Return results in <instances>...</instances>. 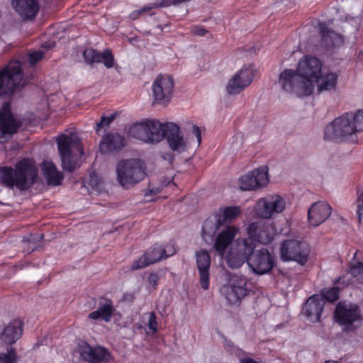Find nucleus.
<instances>
[{"label":"nucleus","instance_id":"obj_22","mask_svg":"<svg viewBox=\"0 0 363 363\" xmlns=\"http://www.w3.org/2000/svg\"><path fill=\"white\" fill-rule=\"evenodd\" d=\"M331 206L323 201L313 203L308 209V222L311 226L317 227L323 223L331 215Z\"/></svg>","mask_w":363,"mask_h":363},{"label":"nucleus","instance_id":"obj_17","mask_svg":"<svg viewBox=\"0 0 363 363\" xmlns=\"http://www.w3.org/2000/svg\"><path fill=\"white\" fill-rule=\"evenodd\" d=\"M255 69L251 66H243L228 80L225 89L229 95H236L242 92L252 82Z\"/></svg>","mask_w":363,"mask_h":363},{"label":"nucleus","instance_id":"obj_21","mask_svg":"<svg viewBox=\"0 0 363 363\" xmlns=\"http://www.w3.org/2000/svg\"><path fill=\"white\" fill-rule=\"evenodd\" d=\"M23 331V323L18 319L0 325V346L12 345L21 337Z\"/></svg>","mask_w":363,"mask_h":363},{"label":"nucleus","instance_id":"obj_10","mask_svg":"<svg viewBox=\"0 0 363 363\" xmlns=\"http://www.w3.org/2000/svg\"><path fill=\"white\" fill-rule=\"evenodd\" d=\"M311 252L308 244L297 239H287L280 243L279 255L284 262L294 261L305 265Z\"/></svg>","mask_w":363,"mask_h":363},{"label":"nucleus","instance_id":"obj_52","mask_svg":"<svg viewBox=\"0 0 363 363\" xmlns=\"http://www.w3.org/2000/svg\"><path fill=\"white\" fill-rule=\"evenodd\" d=\"M325 363H338V362L337 361L329 360V361H326Z\"/></svg>","mask_w":363,"mask_h":363},{"label":"nucleus","instance_id":"obj_39","mask_svg":"<svg viewBox=\"0 0 363 363\" xmlns=\"http://www.w3.org/2000/svg\"><path fill=\"white\" fill-rule=\"evenodd\" d=\"M358 132L363 131V108L350 112Z\"/></svg>","mask_w":363,"mask_h":363},{"label":"nucleus","instance_id":"obj_12","mask_svg":"<svg viewBox=\"0 0 363 363\" xmlns=\"http://www.w3.org/2000/svg\"><path fill=\"white\" fill-rule=\"evenodd\" d=\"M321 61L315 57L306 55L298 61L296 71L313 93L322 71Z\"/></svg>","mask_w":363,"mask_h":363},{"label":"nucleus","instance_id":"obj_27","mask_svg":"<svg viewBox=\"0 0 363 363\" xmlns=\"http://www.w3.org/2000/svg\"><path fill=\"white\" fill-rule=\"evenodd\" d=\"M318 28L321 40L326 46H340L344 43L343 36L330 30L325 23H319Z\"/></svg>","mask_w":363,"mask_h":363},{"label":"nucleus","instance_id":"obj_43","mask_svg":"<svg viewBox=\"0 0 363 363\" xmlns=\"http://www.w3.org/2000/svg\"><path fill=\"white\" fill-rule=\"evenodd\" d=\"M147 326L152 333H155L157 331V322L154 312L149 313Z\"/></svg>","mask_w":363,"mask_h":363},{"label":"nucleus","instance_id":"obj_18","mask_svg":"<svg viewBox=\"0 0 363 363\" xmlns=\"http://www.w3.org/2000/svg\"><path fill=\"white\" fill-rule=\"evenodd\" d=\"M247 279L242 275L234 274L228 284L222 288V293L227 301L231 304H235L244 298L247 293Z\"/></svg>","mask_w":363,"mask_h":363},{"label":"nucleus","instance_id":"obj_34","mask_svg":"<svg viewBox=\"0 0 363 363\" xmlns=\"http://www.w3.org/2000/svg\"><path fill=\"white\" fill-rule=\"evenodd\" d=\"M18 356L15 348L9 347L6 352H0V363H18Z\"/></svg>","mask_w":363,"mask_h":363},{"label":"nucleus","instance_id":"obj_45","mask_svg":"<svg viewBox=\"0 0 363 363\" xmlns=\"http://www.w3.org/2000/svg\"><path fill=\"white\" fill-rule=\"evenodd\" d=\"M114 119V115L107 117H102L100 122L96 124V131L98 132L99 128L104 126L108 125Z\"/></svg>","mask_w":363,"mask_h":363},{"label":"nucleus","instance_id":"obj_19","mask_svg":"<svg viewBox=\"0 0 363 363\" xmlns=\"http://www.w3.org/2000/svg\"><path fill=\"white\" fill-rule=\"evenodd\" d=\"M77 350L80 357L89 363H105L111 358L106 348L102 346L92 347L85 341L79 342Z\"/></svg>","mask_w":363,"mask_h":363},{"label":"nucleus","instance_id":"obj_14","mask_svg":"<svg viewBox=\"0 0 363 363\" xmlns=\"http://www.w3.org/2000/svg\"><path fill=\"white\" fill-rule=\"evenodd\" d=\"M268 167L262 166L240 176L238 180V185L242 191H257L269 183Z\"/></svg>","mask_w":363,"mask_h":363},{"label":"nucleus","instance_id":"obj_13","mask_svg":"<svg viewBox=\"0 0 363 363\" xmlns=\"http://www.w3.org/2000/svg\"><path fill=\"white\" fill-rule=\"evenodd\" d=\"M249 243L259 242L262 245L269 244L277 235V229L273 223L262 220L250 223L246 229Z\"/></svg>","mask_w":363,"mask_h":363},{"label":"nucleus","instance_id":"obj_5","mask_svg":"<svg viewBox=\"0 0 363 363\" xmlns=\"http://www.w3.org/2000/svg\"><path fill=\"white\" fill-rule=\"evenodd\" d=\"M359 133L350 113H345L335 118L325 128L324 139L334 141L357 142L356 135Z\"/></svg>","mask_w":363,"mask_h":363},{"label":"nucleus","instance_id":"obj_24","mask_svg":"<svg viewBox=\"0 0 363 363\" xmlns=\"http://www.w3.org/2000/svg\"><path fill=\"white\" fill-rule=\"evenodd\" d=\"M324 301L320 295H313L308 298L303 308V313L308 319L317 323L320 321L321 314L323 313Z\"/></svg>","mask_w":363,"mask_h":363},{"label":"nucleus","instance_id":"obj_50","mask_svg":"<svg viewBox=\"0 0 363 363\" xmlns=\"http://www.w3.org/2000/svg\"><path fill=\"white\" fill-rule=\"evenodd\" d=\"M239 362L240 363H260L250 357L240 358L239 360Z\"/></svg>","mask_w":363,"mask_h":363},{"label":"nucleus","instance_id":"obj_16","mask_svg":"<svg viewBox=\"0 0 363 363\" xmlns=\"http://www.w3.org/2000/svg\"><path fill=\"white\" fill-rule=\"evenodd\" d=\"M242 211L240 206H227L220 208L216 214V223L213 224L210 220L205 221L203 226L202 236L206 240V236L212 237L218 230L220 225L231 223L235 220L241 213Z\"/></svg>","mask_w":363,"mask_h":363},{"label":"nucleus","instance_id":"obj_36","mask_svg":"<svg viewBox=\"0 0 363 363\" xmlns=\"http://www.w3.org/2000/svg\"><path fill=\"white\" fill-rule=\"evenodd\" d=\"M323 301L325 300L329 302H334L339 298V289L337 287H332L322 290L321 294H319Z\"/></svg>","mask_w":363,"mask_h":363},{"label":"nucleus","instance_id":"obj_20","mask_svg":"<svg viewBox=\"0 0 363 363\" xmlns=\"http://www.w3.org/2000/svg\"><path fill=\"white\" fill-rule=\"evenodd\" d=\"M154 99L159 104L168 103L173 93L174 79L164 74L158 76L152 86Z\"/></svg>","mask_w":363,"mask_h":363},{"label":"nucleus","instance_id":"obj_33","mask_svg":"<svg viewBox=\"0 0 363 363\" xmlns=\"http://www.w3.org/2000/svg\"><path fill=\"white\" fill-rule=\"evenodd\" d=\"M148 120H145L133 124L129 129V135L144 143H147Z\"/></svg>","mask_w":363,"mask_h":363},{"label":"nucleus","instance_id":"obj_9","mask_svg":"<svg viewBox=\"0 0 363 363\" xmlns=\"http://www.w3.org/2000/svg\"><path fill=\"white\" fill-rule=\"evenodd\" d=\"M278 85L287 94L298 98L311 95L310 86L306 84L296 70L286 69L279 77Z\"/></svg>","mask_w":363,"mask_h":363},{"label":"nucleus","instance_id":"obj_38","mask_svg":"<svg viewBox=\"0 0 363 363\" xmlns=\"http://www.w3.org/2000/svg\"><path fill=\"white\" fill-rule=\"evenodd\" d=\"M99 62H102L106 68L113 67L114 58L110 50H105L100 52Z\"/></svg>","mask_w":363,"mask_h":363},{"label":"nucleus","instance_id":"obj_31","mask_svg":"<svg viewBox=\"0 0 363 363\" xmlns=\"http://www.w3.org/2000/svg\"><path fill=\"white\" fill-rule=\"evenodd\" d=\"M166 123L157 120H148L147 143H157L162 140L166 135Z\"/></svg>","mask_w":363,"mask_h":363},{"label":"nucleus","instance_id":"obj_51","mask_svg":"<svg viewBox=\"0 0 363 363\" xmlns=\"http://www.w3.org/2000/svg\"><path fill=\"white\" fill-rule=\"evenodd\" d=\"M244 353H245V352H244V351H243V350H241V349H240V348H236V349L235 350V354L238 357H240V358H242V356L244 354Z\"/></svg>","mask_w":363,"mask_h":363},{"label":"nucleus","instance_id":"obj_7","mask_svg":"<svg viewBox=\"0 0 363 363\" xmlns=\"http://www.w3.org/2000/svg\"><path fill=\"white\" fill-rule=\"evenodd\" d=\"M165 137L169 146L173 151L184 152L188 147L195 145L199 147L201 143V132L199 126L192 125V134L195 138L188 135L186 139L180 130L179 126L174 123H166Z\"/></svg>","mask_w":363,"mask_h":363},{"label":"nucleus","instance_id":"obj_53","mask_svg":"<svg viewBox=\"0 0 363 363\" xmlns=\"http://www.w3.org/2000/svg\"><path fill=\"white\" fill-rule=\"evenodd\" d=\"M357 253H358L357 252H355V254L354 255V258L357 256Z\"/></svg>","mask_w":363,"mask_h":363},{"label":"nucleus","instance_id":"obj_8","mask_svg":"<svg viewBox=\"0 0 363 363\" xmlns=\"http://www.w3.org/2000/svg\"><path fill=\"white\" fill-rule=\"evenodd\" d=\"M25 84L21 64L18 61H11L0 71V96L10 97Z\"/></svg>","mask_w":363,"mask_h":363},{"label":"nucleus","instance_id":"obj_2","mask_svg":"<svg viewBox=\"0 0 363 363\" xmlns=\"http://www.w3.org/2000/svg\"><path fill=\"white\" fill-rule=\"evenodd\" d=\"M37 177L38 168L34 161L29 158L19 160L14 167L0 168V182L10 189L27 190L34 184Z\"/></svg>","mask_w":363,"mask_h":363},{"label":"nucleus","instance_id":"obj_47","mask_svg":"<svg viewBox=\"0 0 363 363\" xmlns=\"http://www.w3.org/2000/svg\"><path fill=\"white\" fill-rule=\"evenodd\" d=\"M158 276L156 274H150L147 278V286L155 289L158 284Z\"/></svg>","mask_w":363,"mask_h":363},{"label":"nucleus","instance_id":"obj_26","mask_svg":"<svg viewBox=\"0 0 363 363\" xmlns=\"http://www.w3.org/2000/svg\"><path fill=\"white\" fill-rule=\"evenodd\" d=\"M12 4L24 18H33L39 10L37 0H13Z\"/></svg>","mask_w":363,"mask_h":363},{"label":"nucleus","instance_id":"obj_40","mask_svg":"<svg viewBox=\"0 0 363 363\" xmlns=\"http://www.w3.org/2000/svg\"><path fill=\"white\" fill-rule=\"evenodd\" d=\"M162 253L164 259H166L176 253L177 249L174 242H169L164 246L162 245Z\"/></svg>","mask_w":363,"mask_h":363},{"label":"nucleus","instance_id":"obj_15","mask_svg":"<svg viewBox=\"0 0 363 363\" xmlns=\"http://www.w3.org/2000/svg\"><path fill=\"white\" fill-rule=\"evenodd\" d=\"M21 125V121L12 113L10 103H4L0 109V142L6 141Z\"/></svg>","mask_w":363,"mask_h":363},{"label":"nucleus","instance_id":"obj_32","mask_svg":"<svg viewBox=\"0 0 363 363\" xmlns=\"http://www.w3.org/2000/svg\"><path fill=\"white\" fill-rule=\"evenodd\" d=\"M114 308L111 301H106L101 304L97 310L90 313L88 318L94 320H104L106 323L111 321Z\"/></svg>","mask_w":363,"mask_h":363},{"label":"nucleus","instance_id":"obj_25","mask_svg":"<svg viewBox=\"0 0 363 363\" xmlns=\"http://www.w3.org/2000/svg\"><path fill=\"white\" fill-rule=\"evenodd\" d=\"M196 258L201 286L202 289L207 290L209 287L211 257L206 250H200L196 253Z\"/></svg>","mask_w":363,"mask_h":363},{"label":"nucleus","instance_id":"obj_42","mask_svg":"<svg viewBox=\"0 0 363 363\" xmlns=\"http://www.w3.org/2000/svg\"><path fill=\"white\" fill-rule=\"evenodd\" d=\"M161 191L160 188L159 187H150L149 186L145 192V196L147 198V200L150 201L155 200V196H157Z\"/></svg>","mask_w":363,"mask_h":363},{"label":"nucleus","instance_id":"obj_37","mask_svg":"<svg viewBox=\"0 0 363 363\" xmlns=\"http://www.w3.org/2000/svg\"><path fill=\"white\" fill-rule=\"evenodd\" d=\"M99 55L100 52L89 48L84 51L83 57L87 64L91 65L93 63H99Z\"/></svg>","mask_w":363,"mask_h":363},{"label":"nucleus","instance_id":"obj_28","mask_svg":"<svg viewBox=\"0 0 363 363\" xmlns=\"http://www.w3.org/2000/svg\"><path fill=\"white\" fill-rule=\"evenodd\" d=\"M41 170L50 185L58 186L63 180L62 173L57 170L55 164L51 161H43L41 164Z\"/></svg>","mask_w":363,"mask_h":363},{"label":"nucleus","instance_id":"obj_3","mask_svg":"<svg viewBox=\"0 0 363 363\" xmlns=\"http://www.w3.org/2000/svg\"><path fill=\"white\" fill-rule=\"evenodd\" d=\"M57 143L62 168L70 172L74 171L79 165L78 158L83 155L80 139L74 133L64 134L57 138Z\"/></svg>","mask_w":363,"mask_h":363},{"label":"nucleus","instance_id":"obj_29","mask_svg":"<svg viewBox=\"0 0 363 363\" xmlns=\"http://www.w3.org/2000/svg\"><path fill=\"white\" fill-rule=\"evenodd\" d=\"M125 145L124 138L118 134H108L103 137L100 143V151L107 153L118 149Z\"/></svg>","mask_w":363,"mask_h":363},{"label":"nucleus","instance_id":"obj_1","mask_svg":"<svg viewBox=\"0 0 363 363\" xmlns=\"http://www.w3.org/2000/svg\"><path fill=\"white\" fill-rule=\"evenodd\" d=\"M239 230L235 225H228L217 235L214 248L218 255L225 259L230 268H239L247 262L256 274L269 272L274 266L272 255L267 249L255 251V245L245 238H238L233 242Z\"/></svg>","mask_w":363,"mask_h":363},{"label":"nucleus","instance_id":"obj_46","mask_svg":"<svg viewBox=\"0 0 363 363\" xmlns=\"http://www.w3.org/2000/svg\"><path fill=\"white\" fill-rule=\"evenodd\" d=\"M357 215L361 221L363 215V191L359 194L357 199Z\"/></svg>","mask_w":363,"mask_h":363},{"label":"nucleus","instance_id":"obj_44","mask_svg":"<svg viewBox=\"0 0 363 363\" xmlns=\"http://www.w3.org/2000/svg\"><path fill=\"white\" fill-rule=\"evenodd\" d=\"M161 7H166L164 5H163V0L160 1H156L152 4H150L148 5L143 6V8H141L140 9L141 10L143 13H145L153 9L161 8Z\"/></svg>","mask_w":363,"mask_h":363},{"label":"nucleus","instance_id":"obj_30","mask_svg":"<svg viewBox=\"0 0 363 363\" xmlns=\"http://www.w3.org/2000/svg\"><path fill=\"white\" fill-rule=\"evenodd\" d=\"M339 79V74L336 72H327L320 74L316 85L318 92L335 90Z\"/></svg>","mask_w":363,"mask_h":363},{"label":"nucleus","instance_id":"obj_41","mask_svg":"<svg viewBox=\"0 0 363 363\" xmlns=\"http://www.w3.org/2000/svg\"><path fill=\"white\" fill-rule=\"evenodd\" d=\"M44 52L42 50L35 51L31 52L28 55L29 62L30 65L34 66L36 65L40 60L43 58Z\"/></svg>","mask_w":363,"mask_h":363},{"label":"nucleus","instance_id":"obj_4","mask_svg":"<svg viewBox=\"0 0 363 363\" xmlns=\"http://www.w3.org/2000/svg\"><path fill=\"white\" fill-rule=\"evenodd\" d=\"M334 319L342 331L354 333L363 325V312L356 303L341 301L336 306Z\"/></svg>","mask_w":363,"mask_h":363},{"label":"nucleus","instance_id":"obj_49","mask_svg":"<svg viewBox=\"0 0 363 363\" xmlns=\"http://www.w3.org/2000/svg\"><path fill=\"white\" fill-rule=\"evenodd\" d=\"M143 14L140 9L133 11L130 13V18L133 20H135L139 18L140 15Z\"/></svg>","mask_w":363,"mask_h":363},{"label":"nucleus","instance_id":"obj_35","mask_svg":"<svg viewBox=\"0 0 363 363\" xmlns=\"http://www.w3.org/2000/svg\"><path fill=\"white\" fill-rule=\"evenodd\" d=\"M350 275L355 279L354 281L363 282V262L354 261L350 272Z\"/></svg>","mask_w":363,"mask_h":363},{"label":"nucleus","instance_id":"obj_11","mask_svg":"<svg viewBox=\"0 0 363 363\" xmlns=\"http://www.w3.org/2000/svg\"><path fill=\"white\" fill-rule=\"evenodd\" d=\"M285 199L279 194H267L259 199L253 208L258 218L271 219L282 213L286 208Z\"/></svg>","mask_w":363,"mask_h":363},{"label":"nucleus","instance_id":"obj_48","mask_svg":"<svg viewBox=\"0 0 363 363\" xmlns=\"http://www.w3.org/2000/svg\"><path fill=\"white\" fill-rule=\"evenodd\" d=\"M206 30L201 27H195L193 30L194 35L203 36L206 33Z\"/></svg>","mask_w":363,"mask_h":363},{"label":"nucleus","instance_id":"obj_6","mask_svg":"<svg viewBox=\"0 0 363 363\" xmlns=\"http://www.w3.org/2000/svg\"><path fill=\"white\" fill-rule=\"evenodd\" d=\"M116 179L125 189H129L143 180L146 176L144 162L138 159L121 160L116 165Z\"/></svg>","mask_w":363,"mask_h":363},{"label":"nucleus","instance_id":"obj_23","mask_svg":"<svg viewBox=\"0 0 363 363\" xmlns=\"http://www.w3.org/2000/svg\"><path fill=\"white\" fill-rule=\"evenodd\" d=\"M161 250L162 245H159L149 248L138 259L132 263L130 269L138 270L162 260L164 257Z\"/></svg>","mask_w":363,"mask_h":363}]
</instances>
